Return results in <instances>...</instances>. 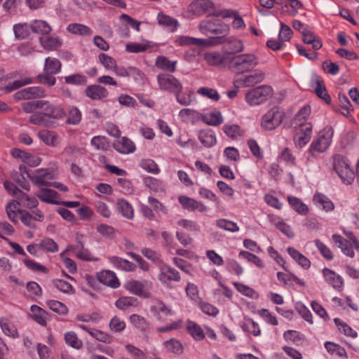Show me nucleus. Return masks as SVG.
<instances>
[{"label":"nucleus","instance_id":"1","mask_svg":"<svg viewBox=\"0 0 359 359\" xmlns=\"http://www.w3.org/2000/svg\"><path fill=\"white\" fill-rule=\"evenodd\" d=\"M259 65V59L253 53H243L231 57L229 60V69L236 74L252 72Z\"/></svg>","mask_w":359,"mask_h":359},{"label":"nucleus","instance_id":"2","mask_svg":"<svg viewBox=\"0 0 359 359\" xmlns=\"http://www.w3.org/2000/svg\"><path fill=\"white\" fill-rule=\"evenodd\" d=\"M200 32L206 35H215L222 39L229 32V26L219 20H205L198 25Z\"/></svg>","mask_w":359,"mask_h":359},{"label":"nucleus","instance_id":"3","mask_svg":"<svg viewBox=\"0 0 359 359\" xmlns=\"http://www.w3.org/2000/svg\"><path fill=\"white\" fill-rule=\"evenodd\" d=\"M285 112L278 107H273L262 118L261 126L265 130H272L279 126L285 118Z\"/></svg>","mask_w":359,"mask_h":359},{"label":"nucleus","instance_id":"4","mask_svg":"<svg viewBox=\"0 0 359 359\" xmlns=\"http://www.w3.org/2000/svg\"><path fill=\"white\" fill-rule=\"evenodd\" d=\"M334 168L344 183L350 184L354 180V172L351 169L348 161L343 156L337 155L334 159Z\"/></svg>","mask_w":359,"mask_h":359},{"label":"nucleus","instance_id":"5","mask_svg":"<svg viewBox=\"0 0 359 359\" xmlns=\"http://www.w3.org/2000/svg\"><path fill=\"white\" fill-rule=\"evenodd\" d=\"M272 88L269 86H260L252 88L245 94V100L251 106L264 102L272 94Z\"/></svg>","mask_w":359,"mask_h":359},{"label":"nucleus","instance_id":"6","mask_svg":"<svg viewBox=\"0 0 359 359\" xmlns=\"http://www.w3.org/2000/svg\"><path fill=\"white\" fill-rule=\"evenodd\" d=\"M334 135V130L331 126L325 127L319 133L318 137L310 146L309 150L312 151L323 152L330 146Z\"/></svg>","mask_w":359,"mask_h":359},{"label":"nucleus","instance_id":"7","mask_svg":"<svg viewBox=\"0 0 359 359\" xmlns=\"http://www.w3.org/2000/svg\"><path fill=\"white\" fill-rule=\"evenodd\" d=\"M349 240L344 238L340 235L334 234L332 239L341 251L350 257H354L353 248H359V243L351 232L346 233Z\"/></svg>","mask_w":359,"mask_h":359},{"label":"nucleus","instance_id":"8","mask_svg":"<svg viewBox=\"0 0 359 359\" xmlns=\"http://www.w3.org/2000/svg\"><path fill=\"white\" fill-rule=\"evenodd\" d=\"M312 128L311 123H300L294 135V144L300 147L305 146L311 140Z\"/></svg>","mask_w":359,"mask_h":359},{"label":"nucleus","instance_id":"9","mask_svg":"<svg viewBox=\"0 0 359 359\" xmlns=\"http://www.w3.org/2000/svg\"><path fill=\"white\" fill-rule=\"evenodd\" d=\"M158 83L161 89L173 93H181L182 90V86L180 81L170 74H164L158 76Z\"/></svg>","mask_w":359,"mask_h":359},{"label":"nucleus","instance_id":"10","mask_svg":"<svg viewBox=\"0 0 359 359\" xmlns=\"http://www.w3.org/2000/svg\"><path fill=\"white\" fill-rule=\"evenodd\" d=\"M215 8V4L210 0H196L189 4L188 11L194 15L201 16Z\"/></svg>","mask_w":359,"mask_h":359},{"label":"nucleus","instance_id":"11","mask_svg":"<svg viewBox=\"0 0 359 359\" xmlns=\"http://www.w3.org/2000/svg\"><path fill=\"white\" fill-rule=\"evenodd\" d=\"M41 102L43 104L41 109L43 111L46 117L58 120L66 116V111L62 107L50 104L47 100H41Z\"/></svg>","mask_w":359,"mask_h":359},{"label":"nucleus","instance_id":"12","mask_svg":"<svg viewBox=\"0 0 359 359\" xmlns=\"http://www.w3.org/2000/svg\"><path fill=\"white\" fill-rule=\"evenodd\" d=\"M28 177L36 186H49L50 184L48 180L53 179V174L48 170L37 169L34 175L28 174Z\"/></svg>","mask_w":359,"mask_h":359},{"label":"nucleus","instance_id":"13","mask_svg":"<svg viewBox=\"0 0 359 359\" xmlns=\"http://www.w3.org/2000/svg\"><path fill=\"white\" fill-rule=\"evenodd\" d=\"M45 96L44 90L38 86L25 88L15 93V97L18 100H30Z\"/></svg>","mask_w":359,"mask_h":359},{"label":"nucleus","instance_id":"14","mask_svg":"<svg viewBox=\"0 0 359 359\" xmlns=\"http://www.w3.org/2000/svg\"><path fill=\"white\" fill-rule=\"evenodd\" d=\"M178 201L183 208L187 210L193 211L197 210L201 212H204L207 210V207L203 203L188 196H180L178 198Z\"/></svg>","mask_w":359,"mask_h":359},{"label":"nucleus","instance_id":"15","mask_svg":"<svg viewBox=\"0 0 359 359\" xmlns=\"http://www.w3.org/2000/svg\"><path fill=\"white\" fill-rule=\"evenodd\" d=\"M265 77L262 70H256L254 73L245 76L243 79L236 80L242 87H250L261 83Z\"/></svg>","mask_w":359,"mask_h":359},{"label":"nucleus","instance_id":"16","mask_svg":"<svg viewBox=\"0 0 359 359\" xmlns=\"http://www.w3.org/2000/svg\"><path fill=\"white\" fill-rule=\"evenodd\" d=\"M158 279L164 283H167L170 280L179 281L180 280V275L176 269L164 265L160 268Z\"/></svg>","mask_w":359,"mask_h":359},{"label":"nucleus","instance_id":"17","mask_svg":"<svg viewBox=\"0 0 359 359\" xmlns=\"http://www.w3.org/2000/svg\"><path fill=\"white\" fill-rule=\"evenodd\" d=\"M98 280L112 288H117L120 285V282L116 274L111 271H102L97 274Z\"/></svg>","mask_w":359,"mask_h":359},{"label":"nucleus","instance_id":"18","mask_svg":"<svg viewBox=\"0 0 359 359\" xmlns=\"http://www.w3.org/2000/svg\"><path fill=\"white\" fill-rule=\"evenodd\" d=\"M39 139L47 146L57 147L60 144V137L52 130H41L38 133Z\"/></svg>","mask_w":359,"mask_h":359},{"label":"nucleus","instance_id":"19","mask_svg":"<svg viewBox=\"0 0 359 359\" xmlns=\"http://www.w3.org/2000/svg\"><path fill=\"white\" fill-rule=\"evenodd\" d=\"M85 94L90 99L97 100L107 97L108 96V91L105 88L95 84L88 86L85 90Z\"/></svg>","mask_w":359,"mask_h":359},{"label":"nucleus","instance_id":"20","mask_svg":"<svg viewBox=\"0 0 359 359\" xmlns=\"http://www.w3.org/2000/svg\"><path fill=\"white\" fill-rule=\"evenodd\" d=\"M114 148L121 154H130L135 151L134 143L128 137H123L114 143Z\"/></svg>","mask_w":359,"mask_h":359},{"label":"nucleus","instance_id":"21","mask_svg":"<svg viewBox=\"0 0 359 359\" xmlns=\"http://www.w3.org/2000/svg\"><path fill=\"white\" fill-rule=\"evenodd\" d=\"M222 42L225 43V48L229 54H236L244 50L242 41L234 37L223 39Z\"/></svg>","mask_w":359,"mask_h":359},{"label":"nucleus","instance_id":"22","mask_svg":"<svg viewBox=\"0 0 359 359\" xmlns=\"http://www.w3.org/2000/svg\"><path fill=\"white\" fill-rule=\"evenodd\" d=\"M36 196L42 201L50 204H60V202L56 200L58 194L52 189L48 188H41L39 193Z\"/></svg>","mask_w":359,"mask_h":359},{"label":"nucleus","instance_id":"23","mask_svg":"<svg viewBox=\"0 0 359 359\" xmlns=\"http://www.w3.org/2000/svg\"><path fill=\"white\" fill-rule=\"evenodd\" d=\"M323 274L325 278L326 281L333 287L336 289L341 288L344 282L342 278L339 275H337L334 271L327 268H325L323 270Z\"/></svg>","mask_w":359,"mask_h":359},{"label":"nucleus","instance_id":"24","mask_svg":"<svg viewBox=\"0 0 359 359\" xmlns=\"http://www.w3.org/2000/svg\"><path fill=\"white\" fill-rule=\"evenodd\" d=\"M176 43L180 46H196L199 47L206 46L208 41L206 39L194 38L188 36H181L176 40Z\"/></svg>","mask_w":359,"mask_h":359},{"label":"nucleus","instance_id":"25","mask_svg":"<svg viewBox=\"0 0 359 359\" xmlns=\"http://www.w3.org/2000/svg\"><path fill=\"white\" fill-rule=\"evenodd\" d=\"M198 137L201 144L206 147H212L217 142L215 135L210 129L201 130Z\"/></svg>","mask_w":359,"mask_h":359},{"label":"nucleus","instance_id":"26","mask_svg":"<svg viewBox=\"0 0 359 359\" xmlns=\"http://www.w3.org/2000/svg\"><path fill=\"white\" fill-rule=\"evenodd\" d=\"M109 261L116 268L125 271H134L136 269L135 264L118 257H111Z\"/></svg>","mask_w":359,"mask_h":359},{"label":"nucleus","instance_id":"27","mask_svg":"<svg viewBox=\"0 0 359 359\" xmlns=\"http://www.w3.org/2000/svg\"><path fill=\"white\" fill-rule=\"evenodd\" d=\"M313 201L322 210L329 212L334 208V203L331 200L323 194H316L313 196Z\"/></svg>","mask_w":359,"mask_h":359},{"label":"nucleus","instance_id":"28","mask_svg":"<svg viewBox=\"0 0 359 359\" xmlns=\"http://www.w3.org/2000/svg\"><path fill=\"white\" fill-rule=\"evenodd\" d=\"M288 254L304 269H308L311 266L310 261L301 252L292 247L287 249Z\"/></svg>","mask_w":359,"mask_h":359},{"label":"nucleus","instance_id":"29","mask_svg":"<svg viewBox=\"0 0 359 359\" xmlns=\"http://www.w3.org/2000/svg\"><path fill=\"white\" fill-rule=\"evenodd\" d=\"M30 28L34 33L48 34L52 31L51 27L47 22L40 20H34L31 22Z\"/></svg>","mask_w":359,"mask_h":359},{"label":"nucleus","instance_id":"30","mask_svg":"<svg viewBox=\"0 0 359 359\" xmlns=\"http://www.w3.org/2000/svg\"><path fill=\"white\" fill-rule=\"evenodd\" d=\"M116 206L118 212L126 218L133 217V208L132 205L125 199H118Z\"/></svg>","mask_w":359,"mask_h":359},{"label":"nucleus","instance_id":"31","mask_svg":"<svg viewBox=\"0 0 359 359\" xmlns=\"http://www.w3.org/2000/svg\"><path fill=\"white\" fill-rule=\"evenodd\" d=\"M16 198L18 200L20 205L22 204L24 207L29 209L36 208L39 204L35 197L30 196L22 191L18 192V196Z\"/></svg>","mask_w":359,"mask_h":359},{"label":"nucleus","instance_id":"32","mask_svg":"<svg viewBox=\"0 0 359 359\" xmlns=\"http://www.w3.org/2000/svg\"><path fill=\"white\" fill-rule=\"evenodd\" d=\"M204 59L211 66H218L225 62V57L219 52L210 51L204 55Z\"/></svg>","mask_w":359,"mask_h":359},{"label":"nucleus","instance_id":"33","mask_svg":"<svg viewBox=\"0 0 359 359\" xmlns=\"http://www.w3.org/2000/svg\"><path fill=\"white\" fill-rule=\"evenodd\" d=\"M0 326L6 335L13 338L18 337L17 328L8 318H0Z\"/></svg>","mask_w":359,"mask_h":359},{"label":"nucleus","instance_id":"34","mask_svg":"<svg viewBox=\"0 0 359 359\" xmlns=\"http://www.w3.org/2000/svg\"><path fill=\"white\" fill-rule=\"evenodd\" d=\"M315 92L316 95L323 100L327 104L330 103L331 98L327 94L323 81L318 76H316Z\"/></svg>","mask_w":359,"mask_h":359},{"label":"nucleus","instance_id":"35","mask_svg":"<svg viewBox=\"0 0 359 359\" xmlns=\"http://www.w3.org/2000/svg\"><path fill=\"white\" fill-rule=\"evenodd\" d=\"M61 69V62L56 58L48 57L46 59L44 72L50 74H56Z\"/></svg>","mask_w":359,"mask_h":359},{"label":"nucleus","instance_id":"36","mask_svg":"<svg viewBox=\"0 0 359 359\" xmlns=\"http://www.w3.org/2000/svg\"><path fill=\"white\" fill-rule=\"evenodd\" d=\"M287 201L292 208L299 214L306 215L309 213V208L307 205L298 198L294 196H288Z\"/></svg>","mask_w":359,"mask_h":359},{"label":"nucleus","instance_id":"37","mask_svg":"<svg viewBox=\"0 0 359 359\" xmlns=\"http://www.w3.org/2000/svg\"><path fill=\"white\" fill-rule=\"evenodd\" d=\"M67 29L68 32L74 34H79L82 36H90L92 34V30L90 27L79 23L69 24L67 26Z\"/></svg>","mask_w":359,"mask_h":359},{"label":"nucleus","instance_id":"38","mask_svg":"<svg viewBox=\"0 0 359 359\" xmlns=\"http://www.w3.org/2000/svg\"><path fill=\"white\" fill-rule=\"evenodd\" d=\"M81 116L82 114L81 111L77 107L71 106L68 108L66 123L69 125H77L80 123Z\"/></svg>","mask_w":359,"mask_h":359},{"label":"nucleus","instance_id":"39","mask_svg":"<svg viewBox=\"0 0 359 359\" xmlns=\"http://www.w3.org/2000/svg\"><path fill=\"white\" fill-rule=\"evenodd\" d=\"M144 284L138 280H129L126 283L125 288L136 295L141 296L144 294Z\"/></svg>","mask_w":359,"mask_h":359},{"label":"nucleus","instance_id":"40","mask_svg":"<svg viewBox=\"0 0 359 359\" xmlns=\"http://www.w3.org/2000/svg\"><path fill=\"white\" fill-rule=\"evenodd\" d=\"M40 42L42 46L48 50H56L62 44L61 39L58 37H41Z\"/></svg>","mask_w":359,"mask_h":359},{"label":"nucleus","instance_id":"41","mask_svg":"<svg viewBox=\"0 0 359 359\" xmlns=\"http://www.w3.org/2000/svg\"><path fill=\"white\" fill-rule=\"evenodd\" d=\"M187 329L195 340L201 341L204 339V332L201 327L196 323L189 321L187 323Z\"/></svg>","mask_w":359,"mask_h":359},{"label":"nucleus","instance_id":"42","mask_svg":"<svg viewBox=\"0 0 359 359\" xmlns=\"http://www.w3.org/2000/svg\"><path fill=\"white\" fill-rule=\"evenodd\" d=\"M156 66L163 70L174 72L176 68V62H172L166 57L160 56L156 60Z\"/></svg>","mask_w":359,"mask_h":359},{"label":"nucleus","instance_id":"43","mask_svg":"<svg viewBox=\"0 0 359 359\" xmlns=\"http://www.w3.org/2000/svg\"><path fill=\"white\" fill-rule=\"evenodd\" d=\"M163 344L168 352L177 355H180L183 353L184 348L182 343L175 339H170L165 341Z\"/></svg>","mask_w":359,"mask_h":359},{"label":"nucleus","instance_id":"44","mask_svg":"<svg viewBox=\"0 0 359 359\" xmlns=\"http://www.w3.org/2000/svg\"><path fill=\"white\" fill-rule=\"evenodd\" d=\"M157 19L160 25L170 28L172 31L175 30L179 25L177 20L163 13H159Z\"/></svg>","mask_w":359,"mask_h":359},{"label":"nucleus","instance_id":"45","mask_svg":"<svg viewBox=\"0 0 359 359\" xmlns=\"http://www.w3.org/2000/svg\"><path fill=\"white\" fill-rule=\"evenodd\" d=\"M39 248L48 252H56L58 251V245L50 238L42 239L39 243Z\"/></svg>","mask_w":359,"mask_h":359},{"label":"nucleus","instance_id":"46","mask_svg":"<svg viewBox=\"0 0 359 359\" xmlns=\"http://www.w3.org/2000/svg\"><path fill=\"white\" fill-rule=\"evenodd\" d=\"M137 304V300L136 298L133 297H123L119 298L116 302V306L118 309L121 310H126L130 306H136Z\"/></svg>","mask_w":359,"mask_h":359},{"label":"nucleus","instance_id":"47","mask_svg":"<svg viewBox=\"0 0 359 359\" xmlns=\"http://www.w3.org/2000/svg\"><path fill=\"white\" fill-rule=\"evenodd\" d=\"M283 337L286 341H291L296 345H301L304 341V335L294 330L285 332Z\"/></svg>","mask_w":359,"mask_h":359},{"label":"nucleus","instance_id":"48","mask_svg":"<svg viewBox=\"0 0 359 359\" xmlns=\"http://www.w3.org/2000/svg\"><path fill=\"white\" fill-rule=\"evenodd\" d=\"M65 341L68 346L75 349H80L83 346L81 340L73 332H68L65 334Z\"/></svg>","mask_w":359,"mask_h":359},{"label":"nucleus","instance_id":"49","mask_svg":"<svg viewBox=\"0 0 359 359\" xmlns=\"http://www.w3.org/2000/svg\"><path fill=\"white\" fill-rule=\"evenodd\" d=\"M334 323L338 327L339 330L344 334L346 336L351 337H355L357 336V332L354 331L350 326H348L346 323L341 321L339 318L334 319Z\"/></svg>","mask_w":359,"mask_h":359},{"label":"nucleus","instance_id":"50","mask_svg":"<svg viewBox=\"0 0 359 359\" xmlns=\"http://www.w3.org/2000/svg\"><path fill=\"white\" fill-rule=\"evenodd\" d=\"M217 226L230 232H237L239 231V227L236 223L225 219L217 220Z\"/></svg>","mask_w":359,"mask_h":359},{"label":"nucleus","instance_id":"51","mask_svg":"<svg viewBox=\"0 0 359 359\" xmlns=\"http://www.w3.org/2000/svg\"><path fill=\"white\" fill-rule=\"evenodd\" d=\"M90 143L97 150H107L109 147L107 139L104 136L99 135L93 137Z\"/></svg>","mask_w":359,"mask_h":359},{"label":"nucleus","instance_id":"52","mask_svg":"<svg viewBox=\"0 0 359 359\" xmlns=\"http://www.w3.org/2000/svg\"><path fill=\"white\" fill-rule=\"evenodd\" d=\"M197 93L198 94L214 101H218L220 98V95L218 92L216 90L210 88L201 87L198 88Z\"/></svg>","mask_w":359,"mask_h":359},{"label":"nucleus","instance_id":"53","mask_svg":"<svg viewBox=\"0 0 359 359\" xmlns=\"http://www.w3.org/2000/svg\"><path fill=\"white\" fill-rule=\"evenodd\" d=\"M49 309L58 314H66L68 312L67 307L60 302L50 300L47 302Z\"/></svg>","mask_w":359,"mask_h":359},{"label":"nucleus","instance_id":"54","mask_svg":"<svg viewBox=\"0 0 359 359\" xmlns=\"http://www.w3.org/2000/svg\"><path fill=\"white\" fill-rule=\"evenodd\" d=\"M242 328L245 332L251 333L254 336H258L260 334L258 325L251 319H247L242 325Z\"/></svg>","mask_w":359,"mask_h":359},{"label":"nucleus","instance_id":"55","mask_svg":"<svg viewBox=\"0 0 359 359\" xmlns=\"http://www.w3.org/2000/svg\"><path fill=\"white\" fill-rule=\"evenodd\" d=\"M96 229L99 233L106 238H112L115 236L116 231L111 226L101 224L97 226Z\"/></svg>","mask_w":359,"mask_h":359},{"label":"nucleus","instance_id":"56","mask_svg":"<svg viewBox=\"0 0 359 359\" xmlns=\"http://www.w3.org/2000/svg\"><path fill=\"white\" fill-rule=\"evenodd\" d=\"M19 215L21 222L30 228H36V224L33 219V215L27 210H19Z\"/></svg>","mask_w":359,"mask_h":359},{"label":"nucleus","instance_id":"57","mask_svg":"<svg viewBox=\"0 0 359 359\" xmlns=\"http://www.w3.org/2000/svg\"><path fill=\"white\" fill-rule=\"evenodd\" d=\"M66 83L72 85H81L86 83V78L85 76L80 74H75L65 77Z\"/></svg>","mask_w":359,"mask_h":359},{"label":"nucleus","instance_id":"58","mask_svg":"<svg viewBox=\"0 0 359 359\" xmlns=\"http://www.w3.org/2000/svg\"><path fill=\"white\" fill-rule=\"evenodd\" d=\"M32 83L31 78H25L20 80L14 81L11 84L8 85L5 87V90L7 93H10L14 90L20 88V87Z\"/></svg>","mask_w":359,"mask_h":359},{"label":"nucleus","instance_id":"59","mask_svg":"<svg viewBox=\"0 0 359 359\" xmlns=\"http://www.w3.org/2000/svg\"><path fill=\"white\" fill-rule=\"evenodd\" d=\"M13 31L15 37L19 39H23L29 35V29L26 24H18L14 25Z\"/></svg>","mask_w":359,"mask_h":359},{"label":"nucleus","instance_id":"60","mask_svg":"<svg viewBox=\"0 0 359 359\" xmlns=\"http://www.w3.org/2000/svg\"><path fill=\"white\" fill-rule=\"evenodd\" d=\"M53 284L58 290L64 293H70L73 291L72 285L66 280L57 279L53 281Z\"/></svg>","mask_w":359,"mask_h":359},{"label":"nucleus","instance_id":"61","mask_svg":"<svg viewBox=\"0 0 359 359\" xmlns=\"http://www.w3.org/2000/svg\"><path fill=\"white\" fill-rule=\"evenodd\" d=\"M292 34V30L290 27L283 22H280V30L278 34V39L283 43L288 41L290 39Z\"/></svg>","mask_w":359,"mask_h":359},{"label":"nucleus","instance_id":"62","mask_svg":"<svg viewBox=\"0 0 359 359\" xmlns=\"http://www.w3.org/2000/svg\"><path fill=\"white\" fill-rule=\"evenodd\" d=\"M339 100L342 109L341 114L344 116H348L351 111H352V106L345 95H339Z\"/></svg>","mask_w":359,"mask_h":359},{"label":"nucleus","instance_id":"63","mask_svg":"<svg viewBox=\"0 0 359 359\" xmlns=\"http://www.w3.org/2000/svg\"><path fill=\"white\" fill-rule=\"evenodd\" d=\"M315 244L324 258L328 260H331L333 259V254L331 252V250L320 240L316 239L315 241Z\"/></svg>","mask_w":359,"mask_h":359},{"label":"nucleus","instance_id":"64","mask_svg":"<svg viewBox=\"0 0 359 359\" xmlns=\"http://www.w3.org/2000/svg\"><path fill=\"white\" fill-rule=\"evenodd\" d=\"M203 120L209 126H219L223 121L222 115L219 111L210 114L209 116L205 117Z\"/></svg>","mask_w":359,"mask_h":359}]
</instances>
